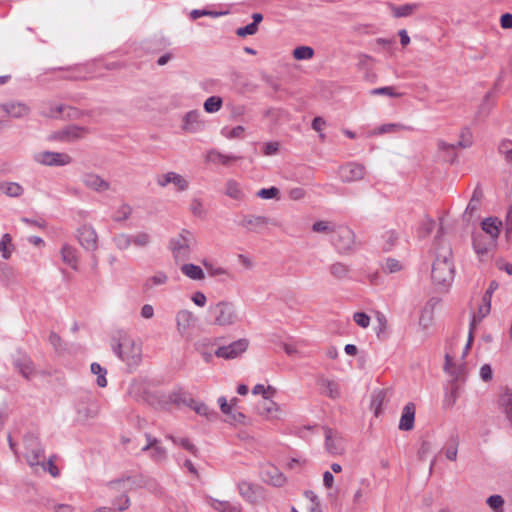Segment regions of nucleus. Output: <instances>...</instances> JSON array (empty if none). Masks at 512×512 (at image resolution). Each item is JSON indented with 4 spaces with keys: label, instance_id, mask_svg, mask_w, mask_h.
Here are the masks:
<instances>
[{
    "label": "nucleus",
    "instance_id": "2",
    "mask_svg": "<svg viewBox=\"0 0 512 512\" xmlns=\"http://www.w3.org/2000/svg\"><path fill=\"white\" fill-rule=\"evenodd\" d=\"M114 353L128 366H137L141 360L142 349L131 336L119 332L112 340Z\"/></svg>",
    "mask_w": 512,
    "mask_h": 512
},
{
    "label": "nucleus",
    "instance_id": "50",
    "mask_svg": "<svg viewBox=\"0 0 512 512\" xmlns=\"http://www.w3.org/2000/svg\"><path fill=\"white\" fill-rule=\"evenodd\" d=\"M189 399L191 398L188 397L187 394L181 389L174 390L168 395V401L176 405L183 404L188 406Z\"/></svg>",
    "mask_w": 512,
    "mask_h": 512
},
{
    "label": "nucleus",
    "instance_id": "7",
    "mask_svg": "<svg viewBox=\"0 0 512 512\" xmlns=\"http://www.w3.org/2000/svg\"><path fill=\"white\" fill-rule=\"evenodd\" d=\"M24 448V457L28 465L32 468H38L45 459L44 448L39 439L33 434L26 435L24 437Z\"/></svg>",
    "mask_w": 512,
    "mask_h": 512
},
{
    "label": "nucleus",
    "instance_id": "60",
    "mask_svg": "<svg viewBox=\"0 0 512 512\" xmlns=\"http://www.w3.org/2000/svg\"><path fill=\"white\" fill-rule=\"evenodd\" d=\"M402 264L400 261L394 258H387L383 265V271L386 273H396L402 270Z\"/></svg>",
    "mask_w": 512,
    "mask_h": 512
},
{
    "label": "nucleus",
    "instance_id": "19",
    "mask_svg": "<svg viewBox=\"0 0 512 512\" xmlns=\"http://www.w3.org/2000/svg\"><path fill=\"white\" fill-rule=\"evenodd\" d=\"M484 194L481 186L478 184L471 196V199L463 213V219L469 222L481 207Z\"/></svg>",
    "mask_w": 512,
    "mask_h": 512
},
{
    "label": "nucleus",
    "instance_id": "55",
    "mask_svg": "<svg viewBox=\"0 0 512 512\" xmlns=\"http://www.w3.org/2000/svg\"><path fill=\"white\" fill-rule=\"evenodd\" d=\"M258 410L261 415L269 416L277 410V404L270 400L268 396H264L258 406Z\"/></svg>",
    "mask_w": 512,
    "mask_h": 512
},
{
    "label": "nucleus",
    "instance_id": "56",
    "mask_svg": "<svg viewBox=\"0 0 512 512\" xmlns=\"http://www.w3.org/2000/svg\"><path fill=\"white\" fill-rule=\"evenodd\" d=\"M313 56L314 50L309 46H299L293 50V57L296 60H309Z\"/></svg>",
    "mask_w": 512,
    "mask_h": 512
},
{
    "label": "nucleus",
    "instance_id": "11",
    "mask_svg": "<svg viewBox=\"0 0 512 512\" xmlns=\"http://www.w3.org/2000/svg\"><path fill=\"white\" fill-rule=\"evenodd\" d=\"M34 161L46 166H65L71 163L72 158L66 153L42 151L34 154Z\"/></svg>",
    "mask_w": 512,
    "mask_h": 512
},
{
    "label": "nucleus",
    "instance_id": "51",
    "mask_svg": "<svg viewBox=\"0 0 512 512\" xmlns=\"http://www.w3.org/2000/svg\"><path fill=\"white\" fill-rule=\"evenodd\" d=\"M500 404L504 409L507 419L512 424V392L507 391L500 397Z\"/></svg>",
    "mask_w": 512,
    "mask_h": 512
},
{
    "label": "nucleus",
    "instance_id": "35",
    "mask_svg": "<svg viewBox=\"0 0 512 512\" xmlns=\"http://www.w3.org/2000/svg\"><path fill=\"white\" fill-rule=\"evenodd\" d=\"M188 407L193 409L198 415L204 416L209 420L217 416V413L213 409H210L205 403L198 402L194 399H189Z\"/></svg>",
    "mask_w": 512,
    "mask_h": 512
},
{
    "label": "nucleus",
    "instance_id": "44",
    "mask_svg": "<svg viewBox=\"0 0 512 512\" xmlns=\"http://www.w3.org/2000/svg\"><path fill=\"white\" fill-rule=\"evenodd\" d=\"M225 194L235 200H241L244 197L243 191L240 185L234 181L229 180L226 183Z\"/></svg>",
    "mask_w": 512,
    "mask_h": 512
},
{
    "label": "nucleus",
    "instance_id": "21",
    "mask_svg": "<svg viewBox=\"0 0 512 512\" xmlns=\"http://www.w3.org/2000/svg\"><path fill=\"white\" fill-rule=\"evenodd\" d=\"M0 109L12 118H23L31 112L28 105L22 102H8L0 105Z\"/></svg>",
    "mask_w": 512,
    "mask_h": 512
},
{
    "label": "nucleus",
    "instance_id": "42",
    "mask_svg": "<svg viewBox=\"0 0 512 512\" xmlns=\"http://www.w3.org/2000/svg\"><path fill=\"white\" fill-rule=\"evenodd\" d=\"M329 271L333 277L338 280H344L349 278L350 269L347 265L336 262L329 266Z\"/></svg>",
    "mask_w": 512,
    "mask_h": 512
},
{
    "label": "nucleus",
    "instance_id": "15",
    "mask_svg": "<svg viewBox=\"0 0 512 512\" xmlns=\"http://www.w3.org/2000/svg\"><path fill=\"white\" fill-rule=\"evenodd\" d=\"M465 369V364L462 362V359L456 362L449 351L445 353L444 371L453 378V382L464 378Z\"/></svg>",
    "mask_w": 512,
    "mask_h": 512
},
{
    "label": "nucleus",
    "instance_id": "1",
    "mask_svg": "<svg viewBox=\"0 0 512 512\" xmlns=\"http://www.w3.org/2000/svg\"><path fill=\"white\" fill-rule=\"evenodd\" d=\"M455 275L452 249L449 245L441 246L436 253L432 267V279L437 285L449 286Z\"/></svg>",
    "mask_w": 512,
    "mask_h": 512
},
{
    "label": "nucleus",
    "instance_id": "63",
    "mask_svg": "<svg viewBox=\"0 0 512 512\" xmlns=\"http://www.w3.org/2000/svg\"><path fill=\"white\" fill-rule=\"evenodd\" d=\"M435 225H436V223L432 219H429V218L425 219L419 228V235L421 237H426V236L430 235L432 233V231L434 230Z\"/></svg>",
    "mask_w": 512,
    "mask_h": 512
},
{
    "label": "nucleus",
    "instance_id": "14",
    "mask_svg": "<svg viewBox=\"0 0 512 512\" xmlns=\"http://www.w3.org/2000/svg\"><path fill=\"white\" fill-rule=\"evenodd\" d=\"M365 175V167L358 163H347L340 167L339 176L343 182L361 180Z\"/></svg>",
    "mask_w": 512,
    "mask_h": 512
},
{
    "label": "nucleus",
    "instance_id": "12",
    "mask_svg": "<svg viewBox=\"0 0 512 512\" xmlns=\"http://www.w3.org/2000/svg\"><path fill=\"white\" fill-rule=\"evenodd\" d=\"M247 348L248 341L246 339H239L229 345L219 347L215 351V355L219 358L234 359L245 352Z\"/></svg>",
    "mask_w": 512,
    "mask_h": 512
},
{
    "label": "nucleus",
    "instance_id": "64",
    "mask_svg": "<svg viewBox=\"0 0 512 512\" xmlns=\"http://www.w3.org/2000/svg\"><path fill=\"white\" fill-rule=\"evenodd\" d=\"M132 209L129 205L123 204L121 205L115 213L114 220L115 221H124L129 218L131 215Z\"/></svg>",
    "mask_w": 512,
    "mask_h": 512
},
{
    "label": "nucleus",
    "instance_id": "33",
    "mask_svg": "<svg viewBox=\"0 0 512 512\" xmlns=\"http://www.w3.org/2000/svg\"><path fill=\"white\" fill-rule=\"evenodd\" d=\"M318 384L323 389V394L326 396L336 399L340 396L339 384L334 380H329L325 377H319Z\"/></svg>",
    "mask_w": 512,
    "mask_h": 512
},
{
    "label": "nucleus",
    "instance_id": "26",
    "mask_svg": "<svg viewBox=\"0 0 512 512\" xmlns=\"http://www.w3.org/2000/svg\"><path fill=\"white\" fill-rule=\"evenodd\" d=\"M482 230L489 236L490 243H496L502 222L496 217L485 218L482 223Z\"/></svg>",
    "mask_w": 512,
    "mask_h": 512
},
{
    "label": "nucleus",
    "instance_id": "8",
    "mask_svg": "<svg viewBox=\"0 0 512 512\" xmlns=\"http://www.w3.org/2000/svg\"><path fill=\"white\" fill-rule=\"evenodd\" d=\"M176 331L185 340H191L193 331L197 324L195 314L187 309L177 311L175 315Z\"/></svg>",
    "mask_w": 512,
    "mask_h": 512
},
{
    "label": "nucleus",
    "instance_id": "28",
    "mask_svg": "<svg viewBox=\"0 0 512 512\" xmlns=\"http://www.w3.org/2000/svg\"><path fill=\"white\" fill-rule=\"evenodd\" d=\"M495 244L496 243H490V238H487L482 233L473 235V249L480 258L485 256Z\"/></svg>",
    "mask_w": 512,
    "mask_h": 512
},
{
    "label": "nucleus",
    "instance_id": "30",
    "mask_svg": "<svg viewBox=\"0 0 512 512\" xmlns=\"http://www.w3.org/2000/svg\"><path fill=\"white\" fill-rule=\"evenodd\" d=\"M393 17L403 18L411 16L416 10L421 7L420 3H407L404 5L397 6L393 3H387Z\"/></svg>",
    "mask_w": 512,
    "mask_h": 512
},
{
    "label": "nucleus",
    "instance_id": "58",
    "mask_svg": "<svg viewBox=\"0 0 512 512\" xmlns=\"http://www.w3.org/2000/svg\"><path fill=\"white\" fill-rule=\"evenodd\" d=\"M151 242V236L146 232H138L132 236V244L139 248L147 247Z\"/></svg>",
    "mask_w": 512,
    "mask_h": 512
},
{
    "label": "nucleus",
    "instance_id": "46",
    "mask_svg": "<svg viewBox=\"0 0 512 512\" xmlns=\"http://www.w3.org/2000/svg\"><path fill=\"white\" fill-rule=\"evenodd\" d=\"M222 104L223 100L221 97L210 96L205 100L203 107L207 113H216L221 109Z\"/></svg>",
    "mask_w": 512,
    "mask_h": 512
},
{
    "label": "nucleus",
    "instance_id": "22",
    "mask_svg": "<svg viewBox=\"0 0 512 512\" xmlns=\"http://www.w3.org/2000/svg\"><path fill=\"white\" fill-rule=\"evenodd\" d=\"M436 304L437 301L435 299H430L421 309L418 324L423 331L428 330L433 325Z\"/></svg>",
    "mask_w": 512,
    "mask_h": 512
},
{
    "label": "nucleus",
    "instance_id": "6",
    "mask_svg": "<svg viewBox=\"0 0 512 512\" xmlns=\"http://www.w3.org/2000/svg\"><path fill=\"white\" fill-rule=\"evenodd\" d=\"M209 313L214 317V323L219 326L233 325L238 320V315L231 302L220 301L209 306Z\"/></svg>",
    "mask_w": 512,
    "mask_h": 512
},
{
    "label": "nucleus",
    "instance_id": "45",
    "mask_svg": "<svg viewBox=\"0 0 512 512\" xmlns=\"http://www.w3.org/2000/svg\"><path fill=\"white\" fill-rule=\"evenodd\" d=\"M486 504L493 512H504L505 500L501 495H491L486 499Z\"/></svg>",
    "mask_w": 512,
    "mask_h": 512
},
{
    "label": "nucleus",
    "instance_id": "24",
    "mask_svg": "<svg viewBox=\"0 0 512 512\" xmlns=\"http://www.w3.org/2000/svg\"><path fill=\"white\" fill-rule=\"evenodd\" d=\"M262 479L264 482L275 487H281L286 482V477L275 466H268L262 472Z\"/></svg>",
    "mask_w": 512,
    "mask_h": 512
},
{
    "label": "nucleus",
    "instance_id": "23",
    "mask_svg": "<svg viewBox=\"0 0 512 512\" xmlns=\"http://www.w3.org/2000/svg\"><path fill=\"white\" fill-rule=\"evenodd\" d=\"M273 224L276 225L275 222L271 221L269 218L265 216H244L240 222V225L250 231L259 232L266 225Z\"/></svg>",
    "mask_w": 512,
    "mask_h": 512
},
{
    "label": "nucleus",
    "instance_id": "4",
    "mask_svg": "<svg viewBox=\"0 0 512 512\" xmlns=\"http://www.w3.org/2000/svg\"><path fill=\"white\" fill-rule=\"evenodd\" d=\"M75 410L76 421L80 424H87L98 416L100 407L98 401L91 394H85L77 399Z\"/></svg>",
    "mask_w": 512,
    "mask_h": 512
},
{
    "label": "nucleus",
    "instance_id": "37",
    "mask_svg": "<svg viewBox=\"0 0 512 512\" xmlns=\"http://www.w3.org/2000/svg\"><path fill=\"white\" fill-rule=\"evenodd\" d=\"M237 159H238L237 156L224 155V154L220 153L219 151H217L215 149H212V150L208 151L207 155H206V160L208 162H212V163H215V164L226 165L229 162L235 161Z\"/></svg>",
    "mask_w": 512,
    "mask_h": 512
},
{
    "label": "nucleus",
    "instance_id": "48",
    "mask_svg": "<svg viewBox=\"0 0 512 512\" xmlns=\"http://www.w3.org/2000/svg\"><path fill=\"white\" fill-rule=\"evenodd\" d=\"M456 144L457 148H469L473 144V134L468 127H464L460 132V139Z\"/></svg>",
    "mask_w": 512,
    "mask_h": 512
},
{
    "label": "nucleus",
    "instance_id": "32",
    "mask_svg": "<svg viewBox=\"0 0 512 512\" xmlns=\"http://www.w3.org/2000/svg\"><path fill=\"white\" fill-rule=\"evenodd\" d=\"M13 364L25 377H28L34 370L30 357L22 352H18L17 355L14 356Z\"/></svg>",
    "mask_w": 512,
    "mask_h": 512
},
{
    "label": "nucleus",
    "instance_id": "41",
    "mask_svg": "<svg viewBox=\"0 0 512 512\" xmlns=\"http://www.w3.org/2000/svg\"><path fill=\"white\" fill-rule=\"evenodd\" d=\"M0 191L9 197H19L23 194V187L16 182H0Z\"/></svg>",
    "mask_w": 512,
    "mask_h": 512
},
{
    "label": "nucleus",
    "instance_id": "3",
    "mask_svg": "<svg viewBox=\"0 0 512 512\" xmlns=\"http://www.w3.org/2000/svg\"><path fill=\"white\" fill-rule=\"evenodd\" d=\"M195 245V237L188 230H182L177 236L173 237L170 240L169 247L175 262L188 260Z\"/></svg>",
    "mask_w": 512,
    "mask_h": 512
},
{
    "label": "nucleus",
    "instance_id": "10",
    "mask_svg": "<svg viewBox=\"0 0 512 512\" xmlns=\"http://www.w3.org/2000/svg\"><path fill=\"white\" fill-rule=\"evenodd\" d=\"M76 238L79 244L86 251L94 252L98 248V235L92 225L84 224L76 231Z\"/></svg>",
    "mask_w": 512,
    "mask_h": 512
},
{
    "label": "nucleus",
    "instance_id": "39",
    "mask_svg": "<svg viewBox=\"0 0 512 512\" xmlns=\"http://www.w3.org/2000/svg\"><path fill=\"white\" fill-rule=\"evenodd\" d=\"M491 96L492 94L490 92L486 93V95L484 96L483 101L475 114V118L477 120L486 118L490 114L494 106V103L491 100Z\"/></svg>",
    "mask_w": 512,
    "mask_h": 512
},
{
    "label": "nucleus",
    "instance_id": "57",
    "mask_svg": "<svg viewBox=\"0 0 512 512\" xmlns=\"http://www.w3.org/2000/svg\"><path fill=\"white\" fill-rule=\"evenodd\" d=\"M149 456L155 462H162L167 458V451L163 446L160 445L159 442L158 444L152 446Z\"/></svg>",
    "mask_w": 512,
    "mask_h": 512
},
{
    "label": "nucleus",
    "instance_id": "29",
    "mask_svg": "<svg viewBox=\"0 0 512 512\" xmlns=\"http://www.w3.org/2000/svg\"><path fill=\"white\" fill-rule=\"evenodd\" d=\"M168 282V276L163 271H158L154 275L148 277L142 286L144 293H151L158 286L165 285Z\"/></svg>",
    "mask_w": 512,
    "mask_h": 512
},
{
    "label": "nucleus",
    "instance_id": "38",
    "mask_svg": "<svg viewBox=\"0 0 512 512\" xmlns=\"http://www.w3.org/2000/svg\"><path fill=\"white\" fill-rule=\"evenodd\" d=\"M86 131L87 130L84 127L76 125L68 126L63 131H61L60 138L62 140L73 141L78 138H81L84 135V133H86Z\"/></svg>",
    "mask_w": 512,
    "mask_h": 512
},
{
    "label": "nucleus",
    "instance_id": "5",
    "mask_svg": "<svg viewBox=\"0 0 512 512\" xmlns=\"http://www.w3.org/2000/svg\"><path fill=\"white\" fill-rule=\"evenodd\" d=\"M131 479L127 478H119L113 481H110L106 484L107 488L111 492H120L121 494L115 497L112 500V505L114 506V510L118 512H124L129 509L131 505L130 498L127 492L131 489L130 487Z\"/></svg>",
    "mask_w": 512,
    "mask_h": 512
},
{
    "label": "nucleus",
    "instance_id": "18",
    "mask_svg": "<svg viewBox=\"0 0 512 512\" xmlns=\"http://www.w3.org/2000/svg\"><path fill=\"white\" fill-rule=\"evenodd\" d=\"M238 491L244 500L253 504L257 503L262 497L261 487L248 481H240Z\"/></svg>",
    "mask_w": 512,
    "mask_h": 512
},
{
    "label": "nucleus",
    "instance_id": "9",
    "mask_svg": "<svg viewBox=\"0 0 512 512\" xmlns=\"http://www.w3.org/2000/svg\"><path fill=\"white\" fill-rule=\"evenodd\" d=\"M354 233L346 226H337L334 234L331 236V243L340 253L350 251L354 245Z\"/></svg>",
    "mask_w": 512,
    "mask_h": 512
},
{
    "label": "nucleus",
    "instance_id": "54",
    "mask_svg": "<svg viewBox=\"0 0 512 512\" xmlns=\"http://www.w3.org/2000/svg\"><path fill=\"white\" fill-rule=\"evenodd\" d=\"M410 129L399 123H388L379 126L373 133L374 134H385V133H396L402 130Z\"/></svg>",
    "mask_w": 512,
    "mask_h": 512
},
{
    "label": "nucleus",
    "instance_id": "61",
    "mask_svg": "<svg viewBox=\"0 0 512 512\" xmlns=\"http://www.w3.org/2000/svg\"><path fill=\"white\" fill-rule=\"evenodd\" d=\"M371 95H385L389 97H400L401 94L396 92L394 87L392 86H386V87H379L374 88L370 91Z\"/></svg>",
    "mask_w": 512,
    "mask_h": 512
},
{
    "label": "nucleus",
    "instance_id": "43",
    "mask_svg": "<svg viewBox=\"0 0 512 512\" xmlns=\"http://www.w3.org/2000/svg\"><path fill=\"white\" fill-rule=\"evenodd\" d=\"M91 373L97 376L96 383L100 388L107 386V370L102 367L99 363H92L90 366Z\"/></svg>",
    "mask_w": 512,
    "mask_h": 512
},
{
    "label": "nucleus",
    "instance_id": "31",
    "mask_svg": "<svg viewBox=\"0 0 512 512\" xmlns=\"http://www.w3.org/2000/svg\"><path fill=\"white\" fill-rule=\"evenodd\" d=\"M62 261L73 270L78 269V251L68 243L62 245L60 250Z\"/></svg>",
    "mask_w": 512,
    "mask_h": 512
},
{
    "label": "nucleus",
    "instance_id": "52",
    "mask_svg": "<svg viewBox=\"0 0 512 512\" xmlns=\"http://www.w3.org/2000/svg\"><path fill=\"white\" fill-rule=\"evenodd\" d=\"M12 237L10 234L6 233L2 236L0 240V252L2 254L3 259H9L12 254Z\"/></svg>",
    "mask_w": 512,
    "mask_h": 512
},
{
    "label": "nucleus",
    "instance_id": "62",
    "mask_svg": "<svg viewBox=\"0 0 512 512\" xmlns=\"http://www.w3.org/2000/svg\"><path fill=\"white\" fill-rule=\"evenodd\" d=\"M38 467L43 471L49 472L52 477H57L59 475V469L54 464L53 458H49L48 461H45L44 459Z\"/></svg>",
    "mask_w": 512,
    "mask_h": 512
},
{
    "label": "nucleus",
    "instance_id": "59",
    "mask_svg": "<svg viewBox=\"0 0 512 512\" xmlns=\"http://www.w3.org/2000/svg\"><path fill=\"white\" fill-rule=\"evenodd\" d=\"M498 150L502 154L506 161L512 162V141L504 139L501 141Z\"/></svg>",
    "mask_w": 512,
    "mask_h": 512
},
{
    "label": "nucleus",
    "instance_id": "13",
    "mask_svg": "<svg viewBox=\"0 0 512 512\" xmlns=\"http://www.w3.org/2000/svg\"><path fill=\"white\" fill-rule=\"evenodd\" d=\"M156 182L162 188L166 187L169 184H173L176 187L177 191L180 192L186 191L189 188V181L185 179L182 175L173 171L158 176Z\"/></svg>",
    "mask_w": 512,
    "mask_h": 512
},
{
    "label": "nucleus",
    "instance_id": "49",
    "mask_svg": "<svg viewBox=\"0 0 512 512\" xmlns=\"http://www.w3.org/2000/svg\"><path fill=\"white\" fill-rule=\"evenodd\" d=\"M203 265H204L208 275L211 277H220V276L231 277V274L229 273V271L221 266H215L214 264H212L211 262H208V261H203Z\"/></svg>",
    "mask_w": 512,
    "mask_h": 512
},
{
    "label": "nucleus",
    "instance_id": "36",
    "mask_svg": "<svg viewBox=\"0 0 512 512\" xmlns=\"http://www.w3.org/2000/svg\"><path fill=\"white\" fill-rule=\"evenodd\" d=\"M180 270L186 277L192 280H203L205 278L202 268L192 263L183 264Z\"/></svg>",
    "mask_w": 512,
    "mask_h": 512
},
{
    "label": "nucleus",
    "instance_id": "25",
    "mask_svg": "<svg viewBox=\"0 0 512 512\" xmlns=\"http://www.w3.org/2000/svg\"><path fill=\"white\" fill-rule=\"evenodd\" d=\"M415 411L416 407L415 404L412 402L407 403L401 414V418L399 421V429L402 431H410L414 427V420H415Z\"/></svg>",
    "mask_w": 512,
    "mask_h": 512
},
{
    "label": "nucleus",
    "instance_id": "47",
    "mask_svg": "<svg viewBox=\"0 0 512 512\" xmlns=\"http://www.w3.org/2000/svg\"><path fill=\"white\" fill-rule=\"evenodd\" d=\"M337 226L330 221H317L313 224L312 230L316 233L334 234Z\"/></svg>",
    "mask_w": 512,
    "mask_h": 512
},
{
    "label": "nucleus",
    "instance_id": "40",
    "mask_svg": "<svg viewBox=\"0 0 512 512\" xmlns=\"http://www.w3.org/2000/svg\"><path fill=\"white\" fill-rule=\"evenodd\" d=\"M166 438L172 441L174 444L181 446L185 450L189 451L192 455L197 456L198 449L196 446L186 437H175L172 434H167Z\"/></svg>",
    "mask_w": 512,
    "mask_h": 512
},
{
    "label": "nucleus",
    "instance_id": "17",
    "mask_svg": "<svg viewBox=\"0 0 512 512\" xmlns=\"http://www.w3.org/2000/svg\"><path fill=\"white\" fill-rule=\"evenodd\" d=\"M325 448L331 455H340L344 452V441L332 429H325Z\"/></svg>",
    "mask_w": 512,
    "mask_h": 512
},
{
    "label": "nucleus",
    "instance_id": "27",
    "mask_svg": "<svg viewBox=\"0 0 512 512\" xmlns=\"http://www.w3.org/2000/svg\"><path fill=\"white\" fill-rule=\"evenodd\" d=\"M65 110L74 111V109L71 107L62 104H56L50 101L43 102L40 106V114L51 118L62 117Z\"/></svg>",
    "mask_w": 512,
    "mask_h": 512
},
{
    "label": "nucleus",
    "instance_id": "20",
    "mask_svg": "<svg viewBox=\"0 0 512 512\" xmlns=\"http://www.w3.org/2000/svg\"><path fill=\"white\" fill-rule=\"evenodd\" d=\"M201 113L198 110L187 112L182 119V129L188 133H197L204 127L200 119Z\"/></svg>",
    "mask_w": 512,
    "mask_h": 512
},
{
    "label": "nucleus",
    "instance_id": "16",
    "mask_svg": "<svg viewBox=\"0 0 512 512\" xmlns=\"http://www.w3.org/2000/svg\"><path fill=\"white\" fill-rule=\"evenodd\" d=\"M82 183L89 189L102 193L110 189V183L96 173H84L81 176Z\"/></svg>",
    "mask_w": 512,
    "mask_h": 512
},
{
    "label": "nucleus",
    "instance_id": "53",
    "mask_svg": "<svg viewBox=\"0 0 512 512\" xmlns=\"http://www.w3.org/2000/svg\"><path fill=\"white\" fill-rule=\"evenodd\" d=\"M113 242L117 249L124 251L127 250L132 244V235L121 233L113 238Z\"/></svg>",
    "mask_w": 512,
    "mask_h": 512
},
{
    "label": "nucleus",
    "instance_id": "34",
    "mask_svg": "<svg viewBox=\"0 0 512 512\" xmlns=\"http://www.w3.org/2000/svg\"><path fill=\"white\" fill-rule=\"evenodd\" d=\"M210 506L218 512H242V507L239 503H233L229 501H221L218 499L211 498Z\"/></svg>",
    "mask_w": 512,
    "mask_h": 512
}]
</instances>
